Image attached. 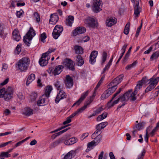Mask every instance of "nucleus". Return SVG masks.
Wrapping results in <instances>:
<instances>
[{"label": "nucleus", "instance_id": "f257e3e1", "mask_svg": "<svg viewBox=\"0 0 159 159\" xmlns=\"http://www.w3.org/2000/svg\"><path fill=\"white\" fill-rule=\"evenodd\" d=\"M137 83V85L134 92H133L132 89H129L128 91L121 96V101L126 102L129 100L131 101H134L136 100L137 97L136 95L138 93L137 88H139V81H138Z\"/></svg>", "mask_w": 159, "mask_h": 159}, {"label": "nucleus", "instance_id": "f03ea898", "mask_svg": "<svg viewBox=\"0 0 159 159\" xmlns=\"http://www.w3.org/2000/svg\"><path fill=\"white\" fill-rule=\"evenodd\" d=\"M14 92L13 88L8 86L6 89L4 88L0 89V98H3L6 101H8L12 97Z\"/></svg>", "mask_w": 159, "mask_h": 159}, {"label": "nucleus", "instance_id": "7ed1b4c3", "mask_svg": "<svg viewBox=\"0 0 159 159\" xmlns=\"http://www.w3.org/2000/svg\"><path fill=\"white\" fill-rule=\"evenodd\" d=\"M30 60L28 57H24L19 60L17 66L21 72H25L28 69Z\"/></svg>", "mask_w": 159, "mask_h": 159}, {"label": "nucleus", "instance_id": "20e7f679", "mask_svg": "<svg viewBox=\"0 0 159 159\" xmlns=\"http://www.w3.org/2000/svg\"><path fill=\"white\" fill-rule=\"evenodd\" d=\"M35 31L32 27H30L28 32L24 37L23 42L28 47L30 46L31 43V40L35 35Z\"/></svg>", "mask_w": 159, "mask_h": 159}, {"label": "nucleus", "instance_id": "39448f33", "mask_svg": "<svg viewBox=\"0 0 159 159\" xmlns=\"http://www.w3.org/2000/svg\"><path fill=\"white\" fill-rule=\"evenodd\" d=\"M84 23L89 27L92 28H97L98 23L95 19L91 17H88L84 20Z\"/></svg>", "mask_w": 159, "mask_h": 159}, {"label": "nucleus", "instance_id": "423d86ee", "mask_svg": "<svg viewBox=\"0 0 159 159\" xmlns=\"http://www.w3.org/2000/svg\"><path fill=\"white\" fill-rule=\"evenodd\" d=\"M102 2L101 0H92V9L94 12L98 13L102 10L100 7Z\"/></svg>", "mask_w": 159, "mask_h": 159}, {"label": "nucleus", "instance_id": "0eeeda50", "mask_svg": "<svg viewBox=\"0 0 159 159\" xmlns=\"http://www.w3.org/2000/svg\"><path fill=\"white\" fill-rule=\"evenodd\" d=\"M63 68L64 66L61 65L56 66L55 69L51 67L48 70V72L50 74H52L54 75H56L60 74L63 70Z\"/></svg>", "mask_w": 159, "mask_h": 159}, {"label": "nucleus", "instance_id": "6e6552de", "mask_svg": "<svg viewBox=\"0 0 159 159\" xmlns=\"http://www.w3.org/2000/svg\"><path fill=\"white\" fill-rule=\"evenodd\" d=\"M63 30L62 26L61 25H56L52 33L53 38L57 39L61 35Z\"/></svg>", "mask_w": 159, "mask_h": 159}, {"label": "nucleus", "instance_id": "1a4fd4ad", "mask_svg": "<svg viewBox=\"0 0 159 159\" xmlns=\"http://www.w3.org/2000/svg\"><path fill=\"white\" fill-rule=\"evenodd\" d=\"M109 88L107 90L105 91L102 94L101 99L102 100H104L108 98L110 95L114 93L116 89V87L114 86V88L112 86Z\"/></svg>", "mask_w": 159, "mask_h": 159}, {"label": "nucleus", "instance_id": "9d476101", "mask_svg": "<svg viewBox=\"0 0 159 159\" xmlns=\"http://www.w3.org/2000/svg\"><path fill=\"white\" fill-rule=\"evenodd\" d=\"M124 75L123 74L119 75L113 80L109 84L108 86L109 87L112 86L114 88V86H116L117 89V85L122 81L124 77Z\"/></svg>", "mask_w": 159, "mask_h": 159}, {"label": "nucleus", "instance_id": "9b49d317", "mask_svg": "<svg viewBox=\"0 0 159 159\" xmlns=\"http://www.w3.org/2000/svg\"><path fill=\"white\" fill-rule=\"evenodd\" d=\"M63 65L70 70L74 71L75 70V63L71 59L67 58L65 59L63 62Z\"/></svg>", "mask_w": 159, "mask_h": 159}, {"label": "nucleus", "instance_id": "f8f14e48", "mask_svg": "<svg viewBox=\"0 0 159 159\" xmlns=\"http://www.w3.org/2000/svg\"><path fill=\"white\" fill-rule=\"evenodd\" d=\"M86 31V29L85 27L79 26L73 30L72 33L73 36H76L78 35L84 33Z\"/></svg>", "mask_w": 159, "mask_h": 159}, {"label": "nucleus", "instance_id": "ddd939ff", "mask_svg": "<svg viewBox=\"0 0 159 159\" xmlns=\"http://www.w3.org/2000/svg\"><path fill=\"white\" fill-rule=\"evenodd\" d=\"M89 93V90H87L86 91L83 93L81 95L80 97L76 102H75L72 106V107L75 106V105H77L79 106L81 102L85 99L86 97L88 95Z\"/></svg>", "mask_w": 159, "mask_h": 159}, {"label": "nucleus", "instance_id": "4468645a", "mask_svg": "<svg viewBox=\"0 0 159 159\" xmlns=\"http://www.w3.org/2000/svg\"><path fill=\"white\" fill-rule=\"evenodd\" d=\"M66 93L62 90L59 91V93L57 94L55 100L56 103H58L61 100L66 98Z\"/></svg>", "mask_w": 159, "mask_h": 159}, {"label": "nucleus", "instance_id": "2eb2a0df", "mask_svg": "<svg viewBox=\"0 0 159 159\" xmlns=\"http://www.w3.org/2000/svg\"><path fill=\"white\" fill-rule=\"evenodd\" d=\"M64 83L66 87L71 88L73 86L74 84L73 79L69 75H66Z\"/></svg>", "mask_w": 159, "mask_h": 159}, {"label": "nucleus", "instance_id": "dca6fc26", "mask_svg": "<svg viewBox=\"0 0 159 159\" xmlns=\"http://www.w3.org/2000/svg\"><path fill=\"white\" fill-rule=\"evenodd\" d=\"M98 52L93 51L91 52L89 57V62L91 64H93L96 62V58L98 55Z\"/></svg>", "mask_w": 159, "mask_h": 159}, {"label": "nucleus", "instance_id": "f3484780", "mask_svg": "<svg viewBox=\"0 0 159 159\" xmlns=\"http://www.w3.org/2000/svg\"><path fill=\"white\" fill-rule=\"evenodd\" d=\"M59 19L57 13L51 14L50 16L49 23L51 24L55 25Z\"/></svg>", "mask_w": 159, "mask_h": 159}, {"label": "nucleus", "instance_id": "a211bd4d", "mask_svg": "<svg viewBox=\"0 0 159 159\" xmlns=\"http://www.w3.org/2000/svg\"><path fill=\"white\" fill-rule=\"evenodd\" d=\"M131 2L134 3V14L135 18V19H137L139 15V2H137V3L135 5V0H131Z\"/></svg>", "mask_w": 159, "mask_h": 159}, {"label": "nucleus", "instance_id": "6ab92c4d", "mask_svg": "<svg viewBox=\"0 0 159 159\" xmlns=\"http://www.w3.org/2000/svg\"><path fill=\"white\" fill-rule=\"evenodd\" d=\"M117 19L114 17H111L107 18L106 20L107 26L111 27L115 25L117 22Z\"/></svg>", "mask_w": 159, "mask_h": 159}, {"label": "nucleus", "instance_id": "aec40b11", "mask_svg": "<svg viewBox=\"0 0 159 159\" xmlns=\"http://www.w3.org/2000/svg\"><path fill=\"white\" fill-rule=\"evenodd\" d=\"M77 139L75 137L70 138L68 139H64V143L66 145H72L77 142Z\"/></svg>", "mask_w": 159, "mask_h": 159}, {"label": "nucleus", "instance_id": "412c9836", "mask_svg": "<svg viewBox=\"0 0 159 159\" xmlns=\"http://www.w3.org/2000/svg\"><path fill=\"white\" fill-rule=\"evenodd\" d=\"M12 36L13 39L16 41H19L21 39L19 32L17 29H15L13 31Z\"/></svg>", "mask_w": 159, "mask_h": 159}, {"label": "nucleus", "instance_id": "4be33fe9", "mask_svg": "<svg viewBox=\"0 0 159 159\" xmlns=\"http://www.w3.org/2000/svg\"><path fill=\"white\" fill-rule=\"evenodd\" d=\"M23 114L26 116H29L34 114V111L29 107H26L23 109Z\"/></svg>", "mask_w": 159, "mask_h": 159}, {"label": "nucleus", "instance_id": "5701e85b", "mask_svg": "<svg viewBox=\"0 0 159 159\" xmlns=\"http://www.w3.org/2000/svg\"><path fill=\"white\" fill-rule=\"evenodd\" d=\"M46 96L44 95H43L41 97H40L39 99L37 101V104L39 106H43L46 105L48 103L47 102H46L45 99Z\"/></svg>", "mask_w": 159, "mask_h": 159}, {"label": "nucleus", "instance_id": "b1692460", "mask_svg": "<svg viewBox=\"0 0 159 159\" xmlns=\"http://www.w3.org/2000/svg\"><path fill=\"white\" fill-rule=\"evenodd\" d=\"M64 141V139L63 138H59L58 139L54 142L51 144L50 145V148H54L57 146L59 144L63 143Z\"/></svg>", "mask_w": 159, "mask_h": 159}, {"label": "nucleus", "instance_id": "393cba45", "mask_svg": "<svg viewBox=\"0 0 159 159\" xmlns=\"http://www.w3.org/2000/svg\"><path fill=\"white\" fill-rule=\"evenodd\" d=\"M35 78V75L33 73L31 74L27 77L26 81V85L28 86L29 84L33 82Z\"/></svg>", "mask_w": 159, "mask_h": 159}, {"label": "nucleus", "instance_id": "a878e982", "mask_svg": "<svg viewBox=\"0 0 159 159\" xmlns=\"http://www.w3.org/2000/svg\"><path fill=\"white\" fill-rule=\"evenodd\" d=\"M52 90V87L48 85L46 87L44 93L43 95L48 98L50 97V95L51 91Z\"/></svg>", "mask_w": 159, "mask_h": 159}, {"label": "nucleus", "instance_id": "bb28decb", "mask_svg": "<svg viewBox=\"0 0 159 159\" xmlns=\"http://www.w3.org/2000/svg\"><path fill=\"white\" fill-rule=\"evenodd\" d=\"M74 19V18L73 16H69L66 19V25L70 27L72 26Z\"/></svg>", "mask_w": 159, "mask_h": 159}, {"label": "nucleus", "instance_id": "cd10ccee", "mask_svg": "<svg viewBox=\"0 0 159 159\" xmlns=\"http://www.w3.org/2000/svg\"><path fill=\"white\" fill-rule=\"evenodd\" d=\"M70 129V127H69L66 129H65L57 133L53 134L51 137V138L52 139H54L57 137V136L63 134V133L66 132L67 130Z\"/></svg>", "mask_w": 159, "mask_h": 159}, {"label": "nucleus", "instance_id": "c85d7f7f", "mask_svg": "<svg viewBox=\"0 0 159 159\" xmlns=\"http://www.w3.org/2000/svg\"><path fill=\"white\" fill-rule=\"evenodd\" d=\"M74 49L75 53L78 55L82 54L83 53V49L81 46L75 45L74 46Z\"/></svg>", "mask_w": 159, "mask_h": 159}, {"label": "nucleus", "instance_id": "c756f323", "mask_svg": "<svg viewBox=\"0 0 159 159\" xmlns=\"http://www.w3.org/2000/svg\"><path fill=\"white\" fill-rule=\"evenodd\" d=\"M76 58L78 65L79 66H82L84 63V61L81 55H78L76 56Z\"/></svg>", "mask_w": 159, "mask_h": 159}, {"label": "nucleus", "instance_id": "7c9ffc66", "mask_svg": "<svg viewBox=\"0 0 159 159\" xmlns=\"http://www.w3.org/2000/svg\"><path fill=\"white\" fill-rule=\"evenodd\" d=\"M102 135L101 134H98L97 136H95L94 138L91 137L92 139H94L93 140L97 145L102 140Z\"/></svg>", "mask_w": 159, "mask_h": 159}, {"label": "nucleus", "instance_id": "2f4dec72", "mask_svg": "<svg viewBox=\"0 0 159 159\" xmlns=\"http://www.w3.org/2000/svg\"><path fill=\"white\" fill-rule=\"evenodd\" d=\"M133 129L134 130L132 131L133 135L136 137L138 134V131L139 130V123L135 124Z\"/></svg>", "mask_w": 159, "mask_h": 159}, {"label": "nucleus", "instance_id": "473e14b6", "mask_svg": "<svg viewBox=\"0 0 159 159\" xmlns=\"http://www.w3.org/2000/svg\"><path fill=\"white\" fill-rule=\"evenodd\" d=\"M75 116V114L74 113H73L71 115L66 118V120L63 122V124L64 125H65L66 124L70 123L71 121V119Z\"/></svg>", "mask_w": 159, "mask_h": 159}, {"label": "nucleus", "instance_id": "72a5a7b5", "mask_svg": "<svg viewBox=\"0 0 159 159\" xmlns=\"http://www.w3.org/2000/svg\"><path fill=\"white\" fill-rule=\"evenodd\" d=\"M102 55V61L101 63L102 65H103L107 60V53L105 51H103Z\"/></svg>", "mask_w": 159, "mask_h": 159}, {"label": "nucleus", "instance_id": "f704fd0d", "mask_svg": "<svg viewBox=\"0 0 159 159\" xmlns=\"http://www.w3.org/2000/svg\"><path fill=\"white\" fill-rule=\"evenodd\" d=\"M150 80V84L153 85V86L155 87L159 81V77H157L155 79L151 78Z\"/></svg>", "mask_w": 159, "mask_h": 159}, {"label": "nucleus", "instance_id": "c9c22d12", "mask_svg": "<svg viewBox=\"0 0 159 159\" xmlns=\"http://www.w3.org/2000/svg\"><path fill=\"white\" fill-rule=\"evenodd\" d=\"M132 48V47H131L129 48V49H128V51H127V52L126 53L125 55V56L123 58V62H125L126 61L128 60V59L129 56L130 55V54L131 52V49Z\"/></svg>", "mask_w": 159, "mask_h": 159}, {"label": "nucleus", "instance_id": "e433bc0d", "mask_svg": "<svg viewBox=\"0 0 159 159\" xmlns=\"http://www.w3.org/2000/svg\"><path fill=\"white\" fill-rule=\"evenodd\" d=\"M47 37V36L46 33L45 32H43L40 34L39 37V40L40 42H41L43 43H45L46 42L45 39Z\"/></svg>", "mask_w": 159, "mask_h": 159}, {"label": "nucleus", "instance_id": "4c0bfd02", "mask_svg": "<svg viewBox=\"0 0 159 159\" xmlns=\"http://www.w3.org/2000/svg\"><path fill=\"white\" fill-rule=\"evenodd\" d=\"M103 110V109L102 107H100L93 111V115L97 116L100 114Z\"/></svg>", "mask_w": 159, "mask_h": 159}, {"label": "nucleus", "instance_id": "58836bf2", "mask_svg": "<svg viewBox=\"0 0 159 159\" xmlns=\"http://www.w3.org/2000/svg\"><path fill=\"white\" fill-rule=\"evenodd\" d=\"M130 23L128 22L125 25V29L124 31V33L126 35H127L129 33V31Z\"/></svg>", "mask_w": 159, "mask_h": 159}, {"label": "nucleus", "instance_id": "ea45409f", "mask_svg": "<svg viewBox=\"0 0 159 159\" xmlns=\"http://www.w3.org/2000/svg\"><path fill=\"white\" fill-rule=\"evenodd\" d=\"M86 108V106L84 105L83 107L78 109L75 112H74V113H75V115L76 116L77 114H80Z\"/></svg>", "mask_w": 159, "mask_h": 159}, {"label": "nucleus", "instance_id": "a19ab883", "mask_svg": "<svg viewBox=\"0 0 159 159\" xmlns=\"http://www.w3.org/2000/svg\"><path fill=\"white\" fill-rule=\"evenodd\" d=\"M137 63L138 62L136 61H135L132 63L127 65L125 68L127 70H130L131 68L134 67Z\"/></svg>", "mask_w": 159, "mask_h": 159}, {"label": "nucleus", "instance_id": "79ce46f5", "mask_svg": "<svg viewBox=\"0 0 159 159\" xmlns=\"http://www.w3.org/2000/svg\"><path fill=\"white\" fill-rule=\"evenodd\" d=\"M48 58H47V59H43V60H42L41 63H40V61L39 59V63L40 65L42 66H46L48 63Z\"/></svg>", "mask_w": 159, "mask_h": 159}, {"label": "nucleus", "instance_id": "37998d69", "mask_svg": "<svg viewBox=\"0 0 159 159\" xmlns=\"http://www.w3.org/2000/svg\"><path fill=\"white\" fill-rule=\"evenodd\" d=\"M24 13V12L23 10L21 9L19 11H16V15L17 18H20L21 16H22Z\"/></svg>", "mask_w": 159, "mask_h": 159}, {"label": "nucleus", "instance_id": "c03bdc74", "mask_svg": "<svg viewBox=\"0 0 159 159\" xmlns=\"http://www.w3.org/2000/svg\"><path fill=\"white\" fill-rule=\"evenodd\" d=\"M147 81V78L146 77L143 78L142 80L140 81V88L142 86L143 84L146 83Z\"/></svg>", "mask_w": 159, "mask_h": 159}, {"label": "nucleus", "instance_id": "a18cd8bd", "mask_svg": "<svg viewBox=\"0 0 159 159\" xmlns=\"http://www.w3.org/2000/svg\"><path fill=\"white\" fill-rule=\"evenodd\" d=\"M72 151H70L66 155L63 159H71L72 156Z\"/></svg>", "mask_w": 159, "mask_h": 159}, {"label": "nucleus", "instance_id": "49530a36", "mask_svg": "<svg viewBox=\"0 0 159 159\" xmlns=\"http://www.w3.org/2000/svg\"><path fill=\"white\" fill-rule=\"evenodd\" d=\"M159 56V52H156L153 53L151 57V59L152 60L156 59Z\"/></svg>", "mask_w": 159, "mask_h": 159}, {"label": "nucleus", "instance_id": "de8ad7c7", "mask_svg": "<svg viewBox=\"0 0 159 159\" xmlns=\"http://www.w3.org/2000/svg\"><path fill=\"white\" fill-rule=\"evenodd\" d=\"M70 125V124H69L67 125H64L63 126H61V127L59 128H58L57 129H56L55 130H54L53 131H51L50 132V133L51 134H52L54 133H55L57 132L58 131H59L60 130H61V129H65V128L66 127H67L69 126V125Z\"/></svg>", "mask_w": 159, "mask_h": 159}, {"label": "nucleus", "instance_id": "09e8293b", "mask_svg": "<svg viewBox=\"0 0 159 159\" xmlns=\"http://www.w3.org/2000/svg\"><path fill=\"white\" fill-rule=\"evenodd\" d=\"M11 157V154L8 152H2L0 154V157H6L8 158Z\"/></svg>", "mask_w": 159, "mask_h": 159}, {"label": "nucleus", "instance_id": "8fccbe9b", "mask_svg": "<svg viewBox=\"0 0 159 159\" xmlns=\"http://www.w3.org/2000/svg\"><path fill=\"white\" fill-rule=\"evenodd\" d=\"M21 44H18L17 45L15 51V52L16 54H19L20 53L21 51Z\"/></svg>", "mask_w": 159, "mask_h": 159}, {"label": "nucleus", "instance_id": "3c124183", "mask_svg": "<svg viewBox=\"0 0 159 159\" xmlns=\"http://www.w3.org/2000/svg\"><path fill=\"white\" fill-rule=\"evenodd\" d=\"M49 54L47 52L43 53L41 58L40 59V63L41 62L42 60H43V59H47V58H48V56Z\"/></svg>", "mask_w": 159, "mask_h": 159}, {"label": "nucleus", "instance_id": "603ef678", "mask_svg": "<svg viewBox=\"0 0 159 159\" xmlns=\"http://www.w3.org/2000/svg\"><path fill=\"white\" fill-rule=\"evenodd\" d=\"M5 29L4 25L3 23H0V35L1 36L3 34Z\"/></svg>", "mask_w": 159, "mask_h": 159}, {"label": "nucleus", "instance_id": "864d4df0", "mask_svg": "<svg viewBox=\"0 0 159 159\" xmlns=\"http://www.w3.org/2000/svg\"><path fill=\"white\" fill-rule=\"evenodd\" d=\"M34 16L36 18V21L39 23L40 20V16L38 12H35L34 14Z\"/></svg>", "mask_w": 159, "mask_h": 159}, {"label": "nucleus", "instance_id": "5fc2aeb1", "mask_svg": "<svg viewBox=\"0 0 159 159\" xmlns=\"http://www.w3.org/2000/svg\"><path fill=\"white\" fill-rule=\"evenodd\" d=\"M155 92L153 94V96L155 98L157 97L158 95L159 94V85L155 88ZM158 100L159 101V98H158Z\"/></svg>", "mask_w": 159, "mask_h": 159}, {"label": "nucleus", "instance_id": "6e6d98bb", "mask_svg": "<svg viewBox=\"0 0 159 159\" xmlns=\"http://www.w3.org/2000/svg\"><path fill=\"white\" fill-rule=\"evenodd\" d=\"M54 85L57 90H61V88L60 84V82L59 81H57L54 84Z\"/></svg>", "mask_w": 159, "mask_h": 159}, {"label": "nucleus", "instance_id": "4d7b16f0", "mask_svg": "<svg viewBox=\"0 0 159 159\" xmlns=\"http://www.w3.org/2000/svg\"><path fill=\"white\" fill-rule=\"evenodd\" d=\"M155 88V87L153 86V85L151 84H150L147 87L145 90V92L147 93L148 92L152 90Z\"/></svg>", "mask_w": 159, "mask_h": 159}, {"label": "nucleus", "instance_id": "13d9d810", "mask_svg": "<svg viewBox=\"0 0 159 159\" xmlns=\"http://www.w3.org/2000/svg\"><path fill=\"white\" fill-rule=\"evenodd\" d=\"M97 145L96 144V143H95L94 141L93 140L88 143L87 146L88 148H90L93 146H95Z\"/></svg>", "mask_w": 159, "mask_h": 159}, {"label": "nucleus", "instance_id": "bf43d9fd", "mask_svg": "<svg viewBox=\"0 0 159 159\" xmlns=\"http://www.w3.org/2000/svg\"><path fill=\"white\" fill-rule=\"evenodd\" d=\"M37 97V94L36 93H32L30 95V98L32 101H34Z\"/></svg>", "mask_w": 159, "mask_h": 159}, {"label": "nucleus", "instance_id": "052dcab7", "mask_svg": "<svg viewBox=\"0 0 159 159\" xmlns=\"http://www.w3.org/2000/svg\"><path fill=\"white\" fill-rule=\"evenodd\" d=\"M146 151L144 149H143L141 151V153L140 154V159H143L145 155Z\"/></svg>", "mask_w": 159, "mask_h": 159}, {"label": "nucleus", "instance_id": "680f3d73", "mask_svg": "<svg viewBox=\"0 0 159 159\" xmlns=\"http://www.w3.org/2000/svg\"><path fill=\"white\" fill-rule=\"evenodd\" d=\"M100 132L98 131L97 129H96V130L92 134L91 137L94 138L95 136H97L98 134H100L101 132Z\"/></svg>", "mask_w": 159, "mask_h": 159}, {"label": "nucleus", "instance_id": "e2e57ef3", "mask_svg": "<svg viewBox=\"0 0 159 159\" xmlns=\"http://www.w3.org/2000/svg\"><path fill=\"white\" fill-rule=\"evenodd\" d=\"M89 135V133H83L80 139L82 140H83L84 139H85V138L87 137Z\"/></svg>", "mask_w": 159, "mask_h": 159}, {"label": "nucleus", "instance_id": "0e129e2a", "mask_svg": "<svg viewBox=\"0 0 159 159\" xmlns=\"http://www.w3.org/2000/svg\"><path fill=\"white\" fill-rule=\"evenodd\" d=\"M110 66H109L107 64L103 69V71L101 74H103V75L104 74V73L106 72V71L107 70H108L109 68L110 67Z\"/></svg>", "mask_w": 159, "mask_h": 159}, {"label": "nucleus", "instance_id": "69168bd1", "mask_svg": "<svg viewBox=\"0 0 159 159\" xmlns=\"http://www.w3.org/2000/svg\"><path fill=\"white\" fill-rule=\"evenodd\" d=\"M121 96L119 98L117 99L116 100L114 101L112 103V104L111 105V106H110L111 107H112L113 106H114L115 104H117L119 102V100H121Z\"/></svg>", "mask_w": 159, "mask_h": 159}, {"label": "nucleus", "instance_id": "338daca9", "mask_svg": "<svg viewBox=\"0 0 159 159\" xmlns=\"http://www.w3.org/2000/svg\"><path fill=\"white\" fill-rule=\"evenodd\" d=\"M108 124V122H102L99 124V125H100L102 128L103 129Z\"/></svg>", "mask_w": 159, "mask_h": 159}, {"label": "nucleus", "instance_id": "774afa93", "mask_svg": "<svg viewBox=\"0 0 159 159\" xmlns=\"http://www.w3.org/2000/svg\"><path fill=\"white\" fill-rule=\"evenodd\" d=\"M56 48H50L48 49V51L47 52L49 54L52 52H54L56 51Z\"/></svg>", "mask_w": 159, "mask_h": 159}]
</instances>
